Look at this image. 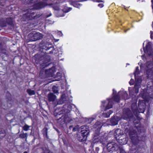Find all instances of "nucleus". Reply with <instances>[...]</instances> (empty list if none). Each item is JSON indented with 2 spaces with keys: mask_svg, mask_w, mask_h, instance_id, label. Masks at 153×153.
I'll list each match as a JSON object with an SVG mask.
<instances>
[{
  "mask_svg": "<svg viewBox=\"0 0 153 153\" xmlns=\"http://www.w3.org/2000/svg\"><path fill=\"white\" fill-rule=\"evenodd\" d=\"M123 127H124L125 131L128 132L129 136L133 144L130 149V153H141L142 148L137 145L140 140L136 130L132 129L129 122L124 123Z\"/></svg>",
  "mask_w": 153,
  "mask_h": 153,
  "instance_id": "f257e3e1",
  "label": "nucleus"
},
{
  "mask_svg": "<svg viewBox=\"0 0 153 153\" xmlns=\"http://www.w3.org/2000/svg\"><path fill=\"white\" fill-rule=\"evenodd\" d=\"M48 5L46 2H39L33 5V9H30L26 13L23 15V17L29 20H36L41 19L43 16L42 13L40 12H37L36 10L40 9Z\"/></svg>",
  "mask_w": 153,
  "mask_h": 153,
  "instance_id": "f03ea898",
  "label": "nucleus"
},
{
  "mask_svg": "<svg viewBox=\"0 0 153 153\" xmlns=\"http://www.w3.org/2000/svg\"><path fill=\"white\" fill-rule=\"evenodd\" d=\"M65 111L60 108H56L54 112V115L57 123L63 125L66 122V116L64 115Z\"/></svg>",
  "mask_w": 153,
  "mask_h": 153,
  "instance_id": "7ed1b4c3",
  "label": "nucleus"
},
{
  "mask_svg": "<svg viewBox=\"0 0 153 153\" xmlns=\"http://www.w3.org/2000/svg\"><path fill=\"white\" fill-rule=\"evenodd\" d=\"M89 132L90 131L88 128H85V129L81 130L80 132L78 134V140L81 142L85 141Z\"/></svg>",
  "mask_w": 153,
  "mask_h": 153,
  "instance_id": "20e7f679",
  "label": "nucleus"
},
{
  "mask_svg": "<svg viewBox=\"0 0 153 153\" xmlns=\"http://www.w3.org/2000/svg\"><path fill=\"white\" fill-rule=\"evenodd\" d=\"M144 106H143L139 104V102H138V110H139L140 111L139 112L137 111V110H134L133 111V113L134 114L135 116L138 118L137 119H136L134 117L131 119H132L134 123L135 124H137L139 123L140 122V117H139V114L140 113H143L145 111V108Z\"/></svg>",
  "mask_w": 153,
  "mask_h": 153,
  "instance_id": "39448f33",
  "label": "nucleus"
},
{
  "mask_svg": "<svg viewBox=\"0 0 153 153\" xmlns=\"http://www.w3.org/2000/svg\"><path fill=\"white\" fill-rule=\"evenodd\" d=\"M94 127L96 129L95 130V132L94 134L93 140L95 142H98L99 140V135L100 134V131L102 127L101 124L100 122H97L94 125Z\"/></svg>",
  "mask_w": 153,
  "mask_h": 153,
  "instance_id": "423d86ee",
  "label": "nucleus"
},
{
  "mask_svg": "<svg viewBox=\"0 0 153 153\" xmlns=\"http://www.w3.org/2000/svg\"><path fill=\"white\" fill-rule=\"evenodd\" d=\"M28 38L30 41H35L42 39V35L39 32L33 31L29 34Z\"/></svg>",
  "mask_w": 153,
  "mask_h": 153,
  "instance_id": "0eeeda50",
  "label": "nucleus"
},
{
  "mask_svg": "<svg viewBox=\"0 0 153 153\" xmlns=\"http://www.w3.org/2000/svg\"><path fill=\"white\" fill-rule=\"evenodd\" d=\"M128 137L126 135L122 134L120 137H116L117 141L120 145H123L126 144L128 140Z\"/></svg>",
  "mask_w": 153,
  "mask_h": 153,
  "instance_id": "6e6552de",
  "label": "nucleus"
},
{
  "mask_svg": "<svg viewBox=\"0 0 153 153\" xmlns=\"http://www.w3.org/2000/svg\"><path fill=\"white\" fill-rule=\"evenodd\" d=\"M50 49H51V50L49 52L47 53L46 52H44L45 54L43 55L42 57L45 58V56L46 55V54H53L54 51V48L53 46H51L49 47H47L46 46L43 45L40 47V50L41 52L44 51V50L45 51H48Z\"/></svg>",
  "mask_w": 153,
  "mask_h": 153,
  "instance_id": "1a4fd4ad",
  "label": "nucleus"
},
{
  "mask_svg": "<svg viewBox=\"0 0 153 153\" xmlns=\"http://www.w3.org/2000/svg\"><path fill=\"white\" fill-rule=\"evenodd\" d=\"M117 145L113 144L112 143H108L107 145V149L108 152H112L114 151H116L117 149H116Z\"/></svg>",
  "mask_w": 153,
  "mask_h": 153,
  "instance_id": "9d476101",
  "label": "nucleus"
},
{
  "mask_svg": "<svg viewBox=\"0 0 153 153\" xmlns=\"http://www.w3.org/2000/svg\"><path fill=\"white\" fill-rule=\"evenodd\" d=\"M143 51L145 53H147L149 55L152 53V48L150 42H148L146 45L145 48L143 47Z\"/></svg>",
  "mask_w": 153,
  "mask_h": 153,
  "instance_id": "9b49d317",
  "label": "nucleus"
},
{
  "mask_svg": "<svg viewBox=\"0 0 153 153\" xmlns=\"http://www.w3.org/2000/svg\"><path fill=\"white\" fill-rule=\"evenodd\" d=\"M125 114V115L127 116V117L130 120H131V119L133 118L134 117L133 115L129 108H127L126 110Z\"/></svg>",
  "mask_w": 153,
  "mask_h": 153,
  "instance_id": "f8f14e48",
  "label": "nucleus"
},
{
  "mask_svg": "<svg viewBox=\"0 0 153 153\" xmlns=\"http://www.w3.org/2000/svg\"><path fill=\"white\" fill-rule=\"evenodd\" d=\"M48 101L49 102L54 101L56 98V96L53 93H50L48 95Z\"/></svg>",
  "mask_w": 153,
  "mask_h": 153,
  "instance_id": "ddd939ff",
  "label": "nucleus"
},
{
  "mask_svg": "<svg viewBox=\"0 0 153 153\" xmlns=\"http://www.w3.org/2000/svg\"><path fill=\"white\" fill-rule=\"evenodd\" d=\"M139 89L133 88L132 90L129 91L130 94L131 96L132 97H136V95L138 93Z\"/></svg>",
  "mask_w": 153,
  "mask_h": 153,
  "instance_id": "4468645a",
  "label": "nucleus"
},
{
  "mask_svg": "<svg viewBox=\"0 0 153 153\" xmlns=\"http://www.w3.org/2000/svg\"><path fill=\"white\" fill-rule=\"evenodd\" d=\"M7 24L10 26L12 27H14V24L13 22V19L11 17L7 18L6 19Z\"/></svg>",
  "mask_w": 153,
  "mask_h": 153,
  "instance_id": "2eb2a0df",
  "label": "nucleus"
},
{
  "mask_svg": "<svg viewBox=\"0 0 153 153\" xmlns=\"http://www.w3.org/2000/svg\"><path fill=\"white\" fill-rule=\"evenodd\" d=\"M120 95L122 98L124 100L128 99V95L126 91H123L120 92Z\"/></svg>",
  "mask_w": 153,
  "mask_h": 153,
  "instance_id": "dca6fc26",
  "label": "nucleus"
},
{
  "mask_svg": "<svg viewBox=\"0 0 153 153\" xmlns=\"http://www.w3.org/2000/svg\"><path fill=\"white\" fill-rule=\"evenodd\" d=\"M36 1V0H23L24 4L27 5H32Z\"/></svg>",
  "mask_w": 153,
  "mask_h": 153,
  "instance_id": "f3484780",
  "label": "nucleus"
},
{
  "mask_svg": "<svg viewBox=\"0 0 153 153\" xmlns=\"http://www.w3.org/2000/svg\"><path fill=\"white\" fill-rule=\"evenodd\" d=\"M121 132H122L121 129L120 128H117L114 131V135L115 136V138L116 139V137H120L122 134H121Z\"/></svg>",
  "mask_w": 153,
  "mask_h": 153,
  "instance_id": "a211bd4d",
  "label": "nucleus"
},
{
  "mask_svg": "<svg viewBox=\"0 0 153 153\" xmlns=\"http://www.w3.org/2000/svg\"><path fill=\"white\" fill-rule=\"evenodd\" d=\"M42 134L44 138H46L48 139V129L47 128L45 127L42 129Z\"/></svg>",
  "mask_w": 153,
  "mask_h": 153,
  "instance_id": "6ab92c4d",
  "label": "nucleus"
},
{
  "mask_svg": "<svg viewBox=\"0 0 153 153\" xmlns=\"http://www.w3.org/2000/svg\"><path fill=\"white\" fill-rule=\"evenodd\" d=\"M6 136V132L3 128H0V138H3Z\"/></svg>",
  "mask_w": 153,
  "mask_h": 153,
  "instance_id": "aec40b11",
  "label": "nucleus"
},
{
  "mask_svg": "<svg viewBox=\"0 0 153 153\" xmlns=\"http://www.w3.org/2000/svg\"><path fill=\"white\" fill-rule=\"evenodd\" d=\"M112 98L114 101L118 103L120 102V98L118 95L115 94L114 95Z\"/></svg>",
  "mask_w": 153,
  "mask_h": 153,
  "instance_id": "412c9836",
  "label": "nucleus"
},
{
  "mask_svg": "<svg viewBox=\"0 0 153 153\" xmlns=\"http://www.w3.org/2000/svg\"><path fill=\"white\" fill-rule=\"evenodd\" d=\"M140 74L139 67L138 66H137L136 67V70L134 72V75L135 79V80H136V75H138Z\"/></svg>",
  "mask_w": 153,
  "mask_h": 153,
  "instance_id": "4be33fe9",
  "label": "nucleus"
},
{
  "mask_svg": "<svg viewBox=\"0 0 153 153\" xmlns=\"http://www.w3.org/2000/svg\"><path fill=\"white\" fill-rule=\"evenodd\" d=\"M6 50L4 48L2 44L1 43H0V52L6 54Z\"/></svg>",
  "mask_w": 153,
  "mask_h": 153,
  "instance_id": "5701e85b",
  "label": "nucleus"
},
{
  "mask_svg": "<svg viewBox=\"0 0 153 153\" xmlns=\"http://www.w3.org/2000/svg\"><path fill=\"white\" fill-rule=\"evenodd\" d=\"M112 106L113 105L112 104V102H111L110 100H109L108 105H107L106 106L105 108V110H107L109 109H110L112 108Z\"/></svg>",
  "mask_w": 153,
  "mask_h": 153,
  "instance_id": "b1692460",
  "label": "nucleus"
},
{
  "mask_svg": "<svg viewBox=\"0 0 153 153\" xmlns=\"http://www.w3.org/2000/svg\"><path fill=\"white\" fill-rule=\"evenodd\" d=\"M66 100V98L63 97V96L61 97V98L59 101L58 102V104H62L65 103V101Z\"/></svg>",
  "mask_w": 153,
  "mask_h": 153,
  "instance_id": "393cba45",
  "label": "nucleus"
},
{
  "mask_svg": "<svg viewBox=\"0 0 153 153\" xmlns=\"http://www.w3.org/2000/svg\"><path fill=\"white\" fill-rule=\"evenodd\" d=\"M27 92L30 95H34L35 94V92L34 90H32L30 89H27Z\"/></svg>",
  "mask_w": 153,
  "mask_h": 153,
  "instance_id": "a878e982",
  "label": "nucleus"
},
{
  "mask_svg": "<svg viewBox=\"0 0 153 153\" xmlns=\"http://www.w3.org/2000/svg\"><path fill=\"white\" fill-rule=\"evenodd\" d=\"M0 26L2 27H5L7 26L6 22L5 21H0Z\"/></svg>",
  "mask_w": 153,
  "mask_h": 153,
  "instance_id": "bb28decb",
  "label": "nucleus"
},
{
  "mask_svg": "<svg viewBox=\"0 0 153 153\" xmlns=\"http://www.w3.org/2000/svg\"><path fill=\"white\" fill-rule=\"evenodd\" d=\"M147 76H151L152 73V68L146 70V71Z\"/></svg>",
  "mask_w": 153,
  "mask_h": 153,
  "instance_id": "cd10ccee",
  "label": "nucleus"
},
{
  "mask_svg": "<svg viewBox=\"0 0 153 153\" xmlns=\"http://www.w3.org/2000/svg\"><path fill=\"white\" fill-rule=\"evenodd\" d=\"M19 136L20 138L22 139H24L25 138H27V134L26 133H21L19 134Z\"/></svg>",
  "mask_w": 153,
  "mask_h": 153,
  "instance_id": "c85d7f7f",
  "label": "nucleus"
},
{
  "mask_svg": "<svg viewBox=\"0 0 153 153\" xmlns=\"http://www.w3.org/2000/svg\"><path fill=\"white\" fill-rule=\"evenodd\" d=\"M30 127V126H29L28 125L25 124L23 127L22 129L23 130L25 131H27Z\"/></svg>",
  "mask_w": 153,
  "mask_h": 153,
  "instance_id": "c756f323",
  "label": "nucleus"
},
{
  "mask_svg": "<svg viewBox=\"0 0 153 153\" xmlns=\"http://www.w3.org/2000/svg\"><path fill=\"white\" fill-rule=\"evenodd\" d=\"M56 88L57 89V88H56V87L55 86H54L52 88V90L53 92L54 93H58V91L57 89H55Z\"/></svg>",
  "mask_w": 153,
  "mask_h": 153,
  "instance_id": "7c9ffc66",
  "label": "nucleus"
},
{
  "mask_svg": "<svg viewBox=\"0 0 153 153\" xmlns=\"http://www.w3.org/2000/svg\"><path fill=\"white\" fill-rule=\"evenodd\" d=\"M71 9H72L71 8L69 7V8H68L67 10H65V9H64L63 10L64 12L66 13H68V12H69V11H70V10H71Z\"/></svg>",
  "mask_w": 153,
  "mask_h": 153,
  "instance_id": "2f4dec72",
  "label": "nucleus"
},
{
  "mask_svg": "<svg viewBox=\"0 0 153 153\" xmlns=\"http://www.w3.org/2000/svg\"><path fill=\"white\" fill-rule=\"evenodd\" d=\"M120 153H127L122 147H120Z\"/></svg>",
  "mask_w": 153,
  "mask_h": 153,
  "instance_id": "473e14b6",
  "label": "nucleus"
},
{
  "mask_svg": "<svg viewBox=\"0 0 153 153\" xmlns=\"http://www.w3.org/2000/svg\"><path fill=\"white\" fill-rule=\"evenodd\" d=\"M145 94L146 93H145L144 92H141L140 93L141 95L142 96V97L144 99H145L146 97Z\"/></svg>",
  "mask_w": 153,
  "mask_h": 153,
  "instance_id": "72a5a7b5",
  "label": "nucleus"
},
{
  "mask_svg": "<svg viewBox=\"0 0 153 153\" xmlns=\"http://www.w3.org/2000/svg\"><path fill=\"white\" fill-rule=\"evenodd\" d=\"M140 88V85H139V84H136L134 85V89L138 88V89H139Z\"/></svg>",
  "mask_w": 153,
  "mask_h": 153,
  "instance_id": "f704fd0d",
  "label": "nucleus"
},
{
  "mask_svg": "<svg viewBox=\"0 0 153 153\" xmlns=\"http://www.w3.org/2000/svg\"><path fill=\"white\" fill-rule=\"evenodd\" d=\"M129 83L131 85H132L134 84V80L132 79H131L130 81L129 82Z\"/></svg>",
  "mask_w": 153,
  "mask_h": 153,
  "instance_id": "c9c22d12",
  "label": "nucleus"
},
{
  "mask_svg": "<svg viewBox=\"0 0 153 153\" xmlns=\"http://www.w3.org/2000/svg\"><path fill=\"white\" fill-rule=\"evenodd\" d=\"M54 69V68L53 67H52L51 68H50L48 70H45V72L46 73H47V72H51V71H52V69Z\"/></svg>",
  "mask_w": 153,
  "mask_h": 153,
  "instance_id": "e433bc0d",
  "label": "nucleus"
},
{
  "mask_svg": "<svg viewBox=\"0 0 153 153\" xmlns=\"http://www.w3.org/2000/svg\"><path fill=\"white\" fill-rule=\"evenodd\" d=\"M57 33L58 35L60 36H62L63 35L62 32L60 31H58L57 32Z\"/></svg>",
  "mask_w": 153,
  "mask_h": 153,
  "instance_id": "4c0bfd02",
  "label": "nucleus"
},
{
  "mask_svg": "<svg viewBox=\"0 0 153 153\" xmlns=\"http://www.w3.org/2000/svg\"><path fill=\"white\" fill-rule=\"evenodd\" d=\"M99 150V148L98 147H97L95 149V153H98V151Z\"/></svg>",
  "mask_w": 153,
  "mask_h": 153,
  "instance_id": "58836bf2",
  "label": "nucleus"
},
{
  "mask_svg": "<svg viewBox=\"0 0 153 153\" xmlns=\"http://www.w3.org/2000/svg\"><path fill=\"white\" fill-rule=\"evenodd\" d=\"M98 6L100 7V8H102L104 6V5L103 4L100 3L99 4H98Z\"/></svg>",
  "mask_w": 153,
  "mask_h": 153,
  "instance_id": "ea45409f",
  "label": "nucleus"
},
{
  "mask_svg": "<svg viewBox=\"0 0 153 153\" xmlns=\"http://www.w3.org/2000/svg\"><path fill=\"white\" fill-rule=\"evenodd\" d=\"M9 104L10 105V106L8 107V106H7V107H5L4 108H3L5 110H7V109H9V108L11 106H12V104H11V103H10Z\"/></svg>",
  "mask_w": 153,
  "mask_h": 153,
  "instance_id": "a19ab883",
  "label": "nucleus"
},
{
  "mask_svg": "<svg viewBox=\"0 0 153 153\" xmlns=\"http://www.w3.org/2000/svg\"><path fill=\"white\" fill-rule=\"evenodd\" d=\"M78 128L76 127H74L73 129V131H77L78 130Z\"/></svg>",
  "mask_w": 153,
  "mask_h": 153,
  "instance_id": "79ce46f5",
  "label": "nucleus"
},
{
  "mask_svg": "<svg viewBox=\"0 0 153 153\" xmlns=\"http://www.w3.org/2000/svg\"><path fill=\"white\" fill-rule=\"evenodd\" d=\"M112 112V111H111V110H110L109 111V113H108V116H106L105 117L108 118L109 117V116L110 114Z\"/></svg>",
  "mask_w": 153,
  "mask_h": 153,
  "instance_id": "37998d69",
  "label": "nucleus"
},
{
  "mask_svg": "<svg viewBox=\"0 0 153 153\" xmlns=\"http://www.w3.org/2000/svg\"><path fill=\"white\" fill-rule=\"evenodd\" d=\"M45 153H53L52 152H51L49 150H47Z\"/></svg>",
  "mask_w": 153,
  "mask_h": 153,
  "instance_id": "c03bdc74",
  "label": "nucleus"
},
{
  "mask_svg": "<svg viewBox=\"0 0 153 153\" xmlns=\"http://www.w3.org/2000/svg\"><path fill=\"white\" fill-rule=\"evenodd\" d=\"M137 131H138L139 134H140V133H141V129H140V128L137 129Z\"/></svg>",
  "mask_w": 153,
  "mask_h": 153,
  "instance_id": "a18cd8bd",
  "label": "nucleus"
},
{
  "mask_svg": "<svg viewBox=\"0 0 153 153\" xmlns=\"http://www.w3.org/2000/svg\"><path fill=\"white\" fill-rule=\"evenodd\" d=\"M97 1L98 2H102V1H100V0H97Z\"/></svg>",
  "mask_w": 153,
  "mask_h": 153,
  "instance_id": "49530a36",
  "label": "nucleus"
},
{
  "mask_svg": "<svg viewBox=\"0 0 153 153\" xmlns=\"http://www.w3.org/2000/svg\"><path fill=\"white\" fill-rule=\"evenodd\" d=\"M34 23H32V24H31V23H30V24H30V25H33V26H34Z\"/></svg>",
  "mask_w": 153,
  "mask_h": 153,
  "instance_id": "de8ad7c7",
  "label": "nucleus"
},
{
  "mask_svg": "<svg viewBox=\"0 0 153 153\" xmlns=\"http://www.w3.org/2000/svg\"><path fill=\"white\" fill-rule=\"evenodd\" d=\"M9 100L11 101V97H10L9 98Z\"/></svg>",
  "mask_w": 153,
  "mask_h": 153,
  "instance_id": "09e8293b",
  "label": "nucleus"
},
{
  "mask_svg": "<svg viewBox=\"0 0 153 153\" xmlns=\"http://www.w3.org/2000/svg\"><path fill=\"white\" fill-rule=\"evenodd\" d=\"M73 127V126H70L69 127L70 128L71 127Z\"/></svg>",
  "mask_w": 153,
  "mask_h": 153,
  "instance_id": "8fccbe9b",
  "label": "nucleus"
},
{
  "mask_svg": "<svg viewBox=\"0 0 153 153\" xmlns=\"http://www.w3.org/2000/svg\"><path fill=\"white\" fill-rule=\"evenodd\" d=\"M2 59H3V60H4V57H3V56H2Z\"/></svg>",
  "mask_w": 153,
  "mask_h": 153,
  "instance_id": "3c124183",
  "label": "nucleus"
},
{
  "mask_svg": "<svg viewBox=\"0 0 153 153\" xmlns=\"http://www.w3.org/2000/svg\"><path fill=\"white\" fill-rule=\"evenodd\" d=\"M113 94H114V89H113Z\"/></svg>",
  "mask_w": 153,
  "mask_h": 153,
  "instance_id": "603ef678",
  "label": "nucleus"
},
{
  "mask_svg": "<svg viewBox=\"0 0 153 153\" xmlns=\"http://www.w3.org/2000/svg\"><path fill=\"white\" fill-rule=\"evenodd\" d=\"M23 153H28V152L27 151H25Z\"/></svg>",
  "mask_w": 153,
  "mask_h": 153,
  "instance_id": "864d4df0",
  "label": "nucleus"
},
{
  "mask_svg": "<svg viewBox=\"0 0 153 153\" xmlns=\"http://www.w3.org/2000/svg\"><path fill=\"white\" fill-rule=\"evenodd\" d=\"M151 2L152 4L153 3V0H151Z\"/></svg>",
  "mask_w": 153,
  "mask_h": 153,
  "instance_id": "5fc2aeb1",
  "label": "nucleus"
},
{
  "mask_svg": "<svg viewBox=\"0 0 153 153\" xmlns=\"http://www.w3.org/2000/svg\"><path fill=\"white\" fill-rule=\"evenodd\" d=\"M113 119H112L111 120V122L113 123Z\"/></svg>",
  "mask_w": 153,
  "mask_h": 153,
  "instance_id": "6e6d98bb",
  "label": "nucleus"
},
{
  "mask_svg": "<svg viewBox=\"0 0 153 153\" xmlns=\"http://www.w3.org/2000/svg\"><path fill=\"white\" fill-rule=\"evenodd\" d=\"M128 30H129V29H128ZM128 30H125V33H126V32H127V31Z\"/></svg>",
  "mask_w": 153,
  "mask_h": 153,
  "instance_id": "4d7b16f0",
  "label": "nucleus"
},
{
  "mask_svg": "<svg viewBox=\"0 0 153 153\" xmlns=\"http://www.w3.org/2000/svg\"><path fill=\"white\" fill-rule=\"evenodd\" d=\"M9 95H10V96H11V94L10 93H9Z\"/></svg>",
  "mask_w": 153,
  "mask_h": 153,
  "instance_id": "13d9d810",
  "label": "nucleus"
},
{
  "mask_svg": "<svg viewBox=\"0 0 153 153\" xmlns=\"http://www.w3.org/2000/svg\"><path fill=\"white\" fill-rule=\"evenodd\" d=\"M138 79H137V81H138Z\"/></svg>",
  "mask_w": 153,
  "mask_h": 153,
  "instance_id": "bf43d9fd",
  "label": "nucleus"
},
{
  "mask_svg": "<svg viewBox=\"0 0 153 153\" xmlns=\"http://www.w3.org/2000/svg\"><path fill=\"white\" fill-rule=\"evenodd\" d=\"M152 9L153 10V5L152 6Z\"/></svg>",
  "mask_w": 153,
  "mask_h": 153,
  "instance_id": "052dcab7",
  "label": "nucleus"
},
{
  "mask_svg": "<svg viewBox=\"0 0 153 153\" xmlns=\"http://www.w3.org/2000/svg\"><path fill=\"white\" fill-rule=\"evenodd\" d=\"M116 124H117L116 123H115V124H114V125H116Z\"/></svg>",
  "mask_w": 153,
  "mask_h": 153,
  "instance_id": "680f3d73",
  "label": "nucleus"
},
{
  "mask_svg": "<svg viewBox=\"0 0 153 153\" xmlns=\"http://www.w3.org/2000/svg\"><path fill=\"white\" fill-rule=\"evenodd\" d=\"M59 73V72H57V74H58V73Z\"/></svg>",
  "mask_w": 153,
  "mask_h": 153,
  "instance_id": "e2e57ef3",
  "label": "nucleus"
},
{
  "mask_svg": "<svg viewBox=\"0 0 153 153\" xmlns=\"http://www.w3.org/2000/svg\"><path fill=\"white\" fill-rule=\"evenodd\" d=\"M115 92L116 93V92H117L116 91H115Z\"/></svg>",
  "mask_w": 153,
  "mask_h": 153,
  "instance_id": "0e129e2a",
  "label": "nucleus"
}]
</instances>
